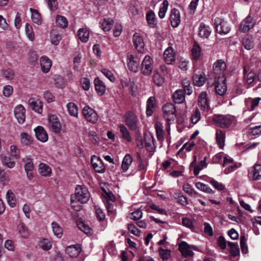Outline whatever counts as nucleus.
<instances>
[{"mask_svg":"<svg viewBox=\"0 0 261 261\" xmlns=\"http://www.w3.org/2000/svg\"><path fill=\"white\" fill-rule=\"evenodd\" d=\"M56 24L61 28H65L68 26V20L66 18L61 15H57L56 20Z\"/></svg>","mask_w":261,"mask_h":261,"instance_id":"44","label":"nucleus"},{"mask_svg":"<svg viewBox=\"0 0 261 261\" xmlns=\"http://www.w3.org/2000/svg\"><path fill=\"white\" fill-rule=\"evenodd\" d=\"M133 162V158L132 155L127 153L126 154L122 162L121 169L123 172H126L129 169Z\"/></svg>","mask_w":261,"mask_h":261,"instance_id":"32","label":"nucleus"},{"mask_svg":"<svg viewBox=\"0 0 261 261\" xmlns=\"http://www.w3.org/2000/svg\"><path fill=\"white\" fill-rule=\"evenodd\" d=\"M30 107L36 112L41 114L42 112L43 104L39 99L31 98L29 100Z\"/></svg>","mask_w":261,"mask_h":261,"instance_id":"24","label":"nucleus"},{"mask_svg":"<svg viewBox=\"0 0 261 261\" xmlns=\"http://www.w3.org/2000/svg\"><path fill=\"white\" fill-rule=\"evenodd\" d=\"M156 136L159 140H163L164 139V133L163 130V127L161 124L156 123L155 125Z\"/></svg>","mask_w":261,"mask_h":261,"instance_id":"58","label":"nucleus"},{"mask_svg":"<svg viewBox=\"0 0 261 261\" xmlns=\"http://www.w3.org/2000/svg\"><path fill=\"white\" fill-rule=\"evenodd\" d=\"M36 138L42 142H46L48 139V135L45 129L41 126H38L34 129Z\"/></svg>","mask_w":261,"mask_h":261,"instance_id":"17","label":"nucleus"},{"mask_svg":"<svg viewBox=\"0 0 261 261\" xmlns=\"http://www.w3.org/2000/svg\"><path fill=\"white\" fill-rule=\"evenodd\" d=\"M38 171L43 176H49L51 173V168L46 164L40 163L39 165Z\"/></svg>","mask_w":261,"mask_h":261,"instance_id":"33","label":"nucleus"},{"mask_svg":"<svg viewBox=\"0 0 261 261\" xmlns=\"http://www.w3.org/2000/svg\"><path fill=\"white\" fill-rule=\"evenodd\" d=\"M195 186L198 189L206 193H210L212 191L211 189L209 187H208L206 185L200 182H196Z\"/></svg>","mask_w":261,"mask_h":261,"instance_id":"59","label":"nucleus"},{"mask_svg":"<svg viewBox=\"0 0 261 261\" xmlns=\"http://www.w3.org/2000/svg\"><path fill=\"white\" fill-rule=\"evenodd\" d=\"M83 115L87 121L95 123L98 119L97 113L89 106H85L82 111Z\"/></svg>","mask_w":261,"mask_h":261,"instance_id":"9","label":"nucleus"},{"mask_svg":"<svg viewBox=\"0 0 261 261\" xmlns=\"http://www.w3.org/2000/svg\"><path fill=\"white\" fill-rule=\"evenodd\" d=\"M10 153L14 159L17 160L20 158V151L15 145H11L10 148Z\"/></svg>","mask_w":261,"mask_h":261,"instance_id":"61","label":"nucleus"},{"mask_svg":"<svg viewBox=\"0 0 261 261\" xmlns=\"http://www.w3.org/2000/svg\"><path fill=\"white\" fill-rule=\"evenodd\" d=\"M254 25V24L252 22V18L249 15L241 21L240 24L239 30L241 32L246 33L253 28Z\"/></svg>","mask_w":261,"mask_h":261,"instance_id":"13","label":"nucleus"},{"mask_svg":"<svg viewBox=\"0 0 261 261\" xmlns=\"http://www.w3.org/2000/svg\"><path fill=\"white\" fill-rule=\"evenodd\" d=\"M242 43L244 47L247 50L252 49L254 46L253 41L248 38H243Z\"/></svg>","mask_w":261,"mask_h":261,"instance_id":"62","label":"nucleus"},{"mask_svg":"<svg viewBox=\"0 0 261 261\" xmlns=\"http://www.w3.org/2000/svg\"><path fill=\"white\" fill-rule=\"evenodd\" d=\"M162 6L160 8L159 11V16L160 18H163L166 14V13L168 9L169 3L168 1L164 0L162 3Z\"/></svg>","mask_w":261,"mask_h":261,"instance_id":"51","label":"nucleus"},{"mask_svg":"<svg viewBox=\"0 0 261 261\" xmlns=\"http://www.w3.org/2000/svg\"><path fill=\"white\" fill-rule=\"evenodd\" d=\"M215 25L217 33L220 35H226L230 31L229 24L220 18H216Z\"/></svg>","mask_w":261,"mask_h":261,"instance_id":"8","label":"nucleus"},{"mask_svg":"<svg viewBox=\"0 0 261 261\" xmlns=\"http://www.w3.org/2000/svg\"><path fill=\"white\" fill-rule=\"evenodd\" d=\"M222 166L223 167H226L224 170V173L225 174H228L234 171L240 166L236 163L234 162L232 158L229 156H225L223 158Z\"/></svg>","mask_w":261,"mask_h":261,"instance_id":"10","label":"nucleus"},{"mask_svg":"<svg viewBox=\"0 0 261 261\" xmlns=\"http://www.w3.org/2000/svg\"><path fill=\"white\" fill-rule=\"evenodd\" d=\"M164 58L167 64H171L175 61V55L171 48L168 47L164 51Z\"/></svg>","mask_w":261,"mask_h":261,"instance_id":"28","label":"nucleus"},{"mask_svg":"<svg viewBox=\"0 0 261 261\" xmlns=\"http://www.w3.org/2000/svg\"><path fill=\"white\" fill-rule=\"evenodd\" d=\"M124 122L132 131H139L140 128L139 120L136 114L130 111L126 112L123 116Z\"/></svg>","mask_w":261,"mask_h":261,"instance_id":"1","label":"nucleus"},{"mask_svg":"<svg viewBox=\"0 0 261 261\" xmlns=\"http://www.w3.org/2000/svg\"><path fill=\"white\" fill-rule=\"evenodd\" d=\"M228 245L230 247V253L232 256H236L239 255L240 250L237 243L228 242Z\"/></svg>","mask_w":261,"mask_h":261,"instance_id":"49","label":"nucleus"},{"mask_svg":"<svg viewBox=\"0 0 261 261\" xmlns=\"http://www.w3.org/2000/svg\"><path fill=\"white\" fill-rule=\"evenodd\" d=\"M30 11L31 12V18L33 22L38 25H40L42 23V18L39 12L32 8L30 9Z\"/></svg>","mask_w":261,"mask_h":261,"instance_id":"37","label":"nucleus"},{"mask_svg":"<svg viewBox=\"0 0 261 261\" xmlns=\"http://www.w3.org/2000/svg\"><path fill=\"white\" fill-rule=\"evenodd\" d=\"M192 249L195 251H200L197 246L193 245H189L185 241H182L178 245V250L182 255L185 257H191L194 255V253L192 251Z\"/></svg>","mask_w":261,"mask_h":261,"instance_id":"5","label":"nucleus"},{"mask_svg":"<svg viewBox=\"0 0 261 261\" xmlns=\"http://www.w3.org/2000/svg\"><path fill=\"white\" fill-rule=\"evenodd\" d=\"M138 158L139 160V170L142 171V173H145L147 170V163L146 161L141 159L139 154H138Z\"/></svg>","mask_w":261,"mask_h":261,"instance_id":"56","label":"nucleus"},{"mask_svg":"<svg viewBox=\"0 0 261 261\" xmlns=\"http://www.w3.org/2000/svg\"><path fill=\"white\" fill-rule=\"evenodd\" d=\"M163 116L167 121H174L176 117V109L171 103H167L163 107Z\"/></svg>","mask_w":261,"mask_h":261,"instance_id":"6","label":"nucleus"},{"mask_svg":"<svg viewBox=\"0 0 261 261\" xmlns=\"http://www.w3.org/2000/svg\"><path fill=\"white\" fill-rule=\"evenodd\" d=\"M51 225L54 235L58 238H61L63 235L62 228L56 222H52Z\"/></svg>","mask_w":261,"mask_h":261,"instance_id":"41","label":"nucleus"},{"mask_svg":"<svg viewBox=\"0 0 261 261\" xmlns=\"http://www.w3.org/2000/svg\"><path fill=\"white\" fill-rule=\"evenodd\" d=\"M100 71L111 82H114L115 81V77L111 70L106 68H102Z\"/></svg>","mask_w":261,"mask_h":261,"instance_id":"57","label":"nucleus"},{"mask_svg":"<svg viewBox=\"0 0 261 261\" xmlns=\"http://www.w3.org/2000/svg\"><path fill=\"white\" fill-rule=\"evenodd\" d=\"M133 40L136 49L138 52L142 53L144 47L143 38L138 33H135L133 35Z\"/></svg>","mask_w":261,"mask_h":261,"instance_id":"20","label":"nucleus"},{"mask_svg":"<svg viewBox=\"0 0 261 261\" xmlns=\"http://www.w3.org/2000/svg\"><path fill=\"white\" fill-rule=\"evenodd\" d=\"M206 81L204 73L196 74L193 76V84L196 86L201 87L205 83Z\"/></svg>","mask_w":261,"mask_h":261,"instance_id":"31","label":"nucleus"},{"mask_svg":"<svg viewBox=\"0 0 261 261\" xmlns=\"http://www.w3.org/2000/svg\"><path fill=\"white\" fill-rule=\"evenodd\" d=\"M173 99L176 103L183 102L185 99L184 91L181 90H176L173 94Z\"/></svg>","mask_w":261,"mask_h":261,"instance_id":"39","label":"nucleus"},{"mask_svg":"<svg viewBox=\"0 0 261 261\" xmlns=\"http://www.w3.org/2000/svg\"><path fill=\"white\" fill-rule=\"evenodd\" d=\"M91 164L94 170L98 173H103L106 170L105 167L102 160L95 155L91 157Z\"/></svg>","mask_w":261,"mask_h":261,"instance_id":"12","label":"nucleus"},{"mask_svg":"<svg viewBox=\"0 0 261 261\" xmlns=\"http://www.w3.org/2000/svg\"><path fill=\"white\" fill-rule=\"evenodd\" d=\"M191 53L193 59L195 60L199 59L201 54V49L200 46L198 44H195L191 50Z\"/></svg>","mask_w":261,"mask_h":261,"instance_id":"53","label":"nucleus"},{"mask_svg":"<svg viewBox=\"0 0 261 261\" xmlns=\"http://www.w3.org/2000/svg\"><path fill=\"white\" fill-rule=\"evenodd\" d=\"M249 176L253 180H257L261 178V165L255 164L249 171Z\"/></svg>","mask_w":261,"mask_h":261,"instance_id":"21","label":"nucleus"},{"mask_svg":"<svg viewBox=\"0 0 261 261\" xmlns=\"http://www.w3.org/2000/svg\"><path fill=\"white\" fill-rule=\"evenodd\" d=\"M25 110L22 105H19L15 107L14 115L19 123L22 124L24 122L25 119Z\"/></svg>","mask_w":261,"mask_h":261,"instance_id":"16","label":"nucleus"},{"mask_svg":"<svg viewBox=\"0 0 261 261\" xmlns=\"http://www.w3.org/2000/svg\"><path fill=\"white\" fill-rule=\"evenodd\" d=\"M216 141L220 148H223L225 144V134L221 130H217L216 134Z\"/></svg>","mask_w":261,"mask_h":261,"instance_id":"35","label":"nucleus"},{"mask_svg":"<svg viewBox=\"0 0 261 261\" xmlns=\"http://www.w3.org/2000/svg\"><path fill=\"white\" fill-rule=\"evenodd\" d=\"M6 199L10 206L14 207L16 206V200L15 197V195L11 190H9L7 191L6 194Z\"/></svg>","mask_w":261,"mask_h":261,"instance_id":"43","label":"nucleus"},{"mask_svg":"<svg viewBox=\"0 0 261 261\" xmlns=\"http://www.w3.org/2000/svg\"><path fill=\"white\" fill-rule=\"evenodd\" d=\"M0 159L2 164L8 168L12 169L15 166V162L9 156L1 154Z\"/></svg>","mask_w":261,"mask_h":261,"instance_id":"27","label":"nucleus"},{"mask_svg":"<svg viewBox=\"0 0 261 261\" xmlns=\"http://www.w3.org/2000/svg\"><path fill=\"white\" fill-rule=\"evenodd\" d=\"M22 162L24 164V167L25 171H31L34 170V164L32 159L30 156H26L23 158Z\"/></svg>","mask_w":261,"mask_h":261,"instance_id":"42","label":"nucleus"},{"mask_svg":"<svg viewBox=\"0 0 261 261\" xmlns=\"http://www.w3.org/2000/svg\"><path fill=\"white\" fill-rule=\"evenodd\" d=\"M159 252L160 255V257L163 260H167L170 256L171 252L170 250L164 249L162 248L159 249Z\"/></svg>","mask_w":261,"mask_h":261,"instance_id":"54","label":"nucleus"},{"mask_svg":"<svg viewBox=\"0 0 261 261\" xmlns=\"http://www.w3.org/2000/svg\"><path fill=\"white\" fill-rule=\"evenodd\" d=\"M215 90L217 94L223 95L227 90V86L225 83V78L224 75L218 76L216 83Z\"/></svg>","mask_w":261,"mask_h":261,"instance_id":"11","label":"nucleus"},{"mask_svg":"<svg viewBox=\"0 0 261 261\" xmlns=\"http://www.w3.org/2000/svg\"><path fill=\"white\" fill-rule=\"evenodd\" d=\"M74 197L77 201L86 203L89 199L90 193L86 187L79 185L75 188Z\"/></svg>","mask_w":261,"mask_h":261,"instance_id":"2","label":"nucleus"},{"mask_svg":"<svg viewBox=\"0 0 261 261\" xmlns=\"http://www.w3.org/2000/svg\"><path fill=\"white\" fill-rule=\"evenodd\" d=\"M61 39V37L60 35L55 33L52 32L50 36V42L51 44L57 45Z\"/></svg>","mask_w":261,"mask_h":261,"instance_id":"63","label":"nucleus"},{"mask_svg":"<svg viewBox=\"0 0 261 261\" xmlns=\"http://www.w3.org/2000/svg\"><path fill=\"white\" fill-rule=\"evenodd\" d=\"M120 133L121 135V138L128 142L132 141V137L128 128L122 124L118 125Z\"/></svg>","mask_w":261,"mask_h":261,"instance_id":"26","label":"nucleus"},{"mask_svg":"<svg viewBox=\"0 0 261 261\" xmlns=\"http://www.w3.org/2000/svg\"><path fill=\"white\" fill-rule=\"evenodd\" d=\"M21 142L25 145L31 144L33 141L32 137L27 133H22L20 134Z\"/></svg>","mask_w":261,"mask_h":261,"instance_id":"52","label":"nucleus"},{"mask_svg":"<svg viewBox=\"0 0 261 261\" xmlns=\"http://www.w3.org/2000/svg\"><path fill=\"white\" fill-rule=\"evenodd\" d=\"M40 64L42 71L46 73L50 70L52 66V62L51 60L47 56H42L40 59Z\"/></svg>","mask_w":261,"mask_h":261,"instance_id":"19","label":"nucleus"},{"mask_svg":"<svg viewBox=\"0 0 261 261\" xmlns=\"http://www.w3.org/2000/svg\"><path fill=\"white\" fill-rule=\"evenodd\" d=\"M154 83L158 86H162L164 83V78L162 75L159 73L158 71H156L153 76Z\"/></svg>","mask_w":261,"mask_h":261,"instance_id":"47","label":"nucleus"},{"mask_svg":"<svg viewBox=\"0 0 261 261\" xmlns=\"http://www.w3.org/2000/svg\"><path fill=\"white\" fill-rule=\"evenodd\" d=\"M25 27V34L28 38L31 41H33L35 39V34L32 25L28 23H27Z\"/></svg>","mask_w":261,"mask_h":261,"instance_id":"50","label":"nucleus"},{"mask_svg":"<svg viewBox=\"0 0 261 261\" xmlns=\"http://www.w3.org/2000/svg\"><path fill=\"white\" fill-rule=\"evenodd\" d=\"M182 83L185 92L188 95H190L192 93L193 90L192 87L190 86V81L187 80H183Z\"/></svg>","mask_w":261,"mask_h":261,"instance_id":"60","label":"nucleus"},{"mask_svg":"<svg viewBox=\"0 0 261 261\" xmlns=\"http://www.w3.org/2000/svg\"><path fill=\"white\" fill-rule=\"evenodd\" d=\"M49 125L55 133H59L61 130V124L58 117L54 115L48 117Z\"/></svg>","mask_w":261,"mask_h":261,"instance_id":"14","label":"nucleus"},{"mask_svg":"<svg viewBox=\"0 0 261 261\" xmlns=\"http://www.w3.org/2000/svg\"><path fill=\"white\" fill-rule=\"evenodd\" d=\"M77 36L82 42H87L89 38V31L87 28L80 29L77 31Z\"/></svg>","mask_w":261,"mask_h":261,"instance_id":"30","label":"nucleus"},{"mask_svg":"<svg viewBox=\"0 0 261 261\" xmlns=\"http://www.w3.org/2000/svg\"><path fill=\"white\" fill-rule=\"evenodd\" d=\"M82 251L79 245L68 246L66 249V252L71 257H75L79 255Z\"/></svg>","mask_w":261,"mask_h":261,"instance_id":"25","label":"nucleus"},{"mask_svg":"<svg viewBox=\"0 0 261 261\" xmlns=\"http://www.w3.org/2000/svg\"><path fill=\"white\" fill-rule=\"evenodd\" d=\"M114 23V20L110 18H105L99 22L100 27L105 33L111 30Z\"/></svg>","mask_w":261,"mask_h":261,"instance_id":"23","label":"nucleus"},{"mask_svg":"<svg viewBox=\"0 0 261 261\" xmlns=\"http://www.w3.org/2000/svg\"><path fill=\"white\" fill-rule=\"evenodd\" d=\"M170 22L173 28L177 27L180 22V15L179 10L174 8L171 10L170 14Z\"/></svg>","mask_w":261,"mask_h":261,"instance_id":"18","label":"nucleus"},{"mask_svg":"<svg viewBox=\"0 0 261 261\" xmlns=\"http://www.w3.org/2000/svg\"><path fill=\"white\" fill-rule=\"evenodd\" d=\"M198 104L203 111L209 109L210 106L206 98V94L205 92H202L198 98Z\"/></svg>","mask_w":261,"mask_h":261,"instance_id":"29","label":"nucleus"},{"mask_svg":"<svg viewBox=\"0 0 261 261\" xmlns=\"http://www.w3.org/2000/svg\"><path fill=\"white\" fill-rule=\"evenodd\" d=\"M146 20L149 25L152 28H156V16L155 13L152 11H149L146 16Z\"/></svg>","mask_w":261,"mask_h":261,"instance_id":"36","label":"nucleus"},{"mask_svg":"<svg viewBox=\"0 0 261 261\" xmlns=\"http://www.w3.org/2000/svg\"><path fill=\"white\" fill-rule=\"evenodd\" d=\"M184 191L189 194L190 195L194 197H196L197 193L192 188L191 186L189 184H185L183 186Z\"/></svg>","mask_w":261,"mask_h":261,"instance_id":"55","label":"nucleus"},{"mask_svg":"<svg viewBox=\"0 0 261 261\" xmlns=\"http://www.w3.org/2000/svg\"><path fill=\"white\" fill-rule=\"evenodd\" d=\"M226 69V64L223 60H218L213 64V73L219 76L224 75L223 72Z\"/></svg>","mask_w":261,"mask_h":261,"instance_id":"15","label":"nucleus"},{"mask_svg":"<svg viewBox=\"0 0 261 261\" xmlns=\"http://www.w3.org/2000/svg\"><path fill=\"white\" fill-rule=\"evenodd\" d=\"M17 229L19 234L22 238H27L29 236V232L25 225L23 223H20L17 226Z\"/></svg>","mask_w":261,"mask_h":261,"instance_id":"46","label":"nucleus"},{"mask_svg":"<svg viewBox=\"0 0 261 261\" xmlns=\"http://www.w3.org/2000/svg\"><path fill=\"white\" fill-rule=\"evenodd\" d=\"M40 247L44 250H48L52 247V242L47 239H43L39 242Z\"/></svg>","mask_w":261,"mask_h":261,"instance_id":"48","label":"nucleus"},{"mask_svg":"<svg viewBox=\"0 0 261 261\" xmlns=\"http://www.w3.org/2000/svg\"><path fill=\"white\" fill-rule=\"evenodd\" d=\"M153 68V61L149 55H146L143 59L141 67L140 72L146 76H149L152 73Z\"/></svg>","mask_w":261,"mask_h":261,"instance_id":"3","label":"nucleus"},{"mask_svg":"<svg viewBox=\"0 0 261 261\" xmlns=\"http://www.w3.org/2000/svg\"><path fill=\"white\" fill-rule=\"evenodd\" d=\"M140 58L138 55L128 54L127 57V64L128 69L134 72L139 70Z\"/></svg>","mask_w":261,"mask_h":261,"instance_id":"7","label":"nucleus"},{"mask_svg":"<svg viewBox=\"0 0 261 261\" xmlns=\"http://www.w3.org/2000/svg\"><path fill=\"white\" fill-rule=\"evenodd\" d=\"M206 158L205 156L204 159L198 163V165L194 166L193 173L195 175H197L201 170L206 167L207 164L206 163Z\"/></svg>","mask_w":261,"mask_h":261,"instance_id":"45","label":"nucleus"},{"mask_svg":"<svg viewBox=\"0 0 261 261\" xmlns=\"http://www.w3.org/2000/svg\"><path fill=\"white\" fill-rule=\"evenodd\" d=\"M213 122L222 128L228 127L232 122V118L229 115H215Z\"/></svg>","mask_w":261,"mask_h":261,"instance_id":"4","label":"nucleus"},{"mask_svg":"<svg viewBox=\"0 0 261 261\" xmlns=\"http://www.w3.org/2000/svg\"><path fill=\"white\" fill-rule=\"evenodd\" d=\"M211 33V30L208 26L201 23L199 28V35L204 38H207Z\"/></svg>","mask_w":261,"mask_h":261,"instance_id":"34","label":"nucleus"},{"mask_svg":"<svg viewBox=\"0 0 261 261\" xmlns=\"http://www.w3.org/2000/svg\"><path fill=\"white\" fill-rule=\"evenodd\" d=\"M249 133L252 136L261 134V125L251 127L249 129Z\"/></svg>","mask_w":261,"mask_h":261,"instance_id":"64","label":"nucleus"},{"mask_svg":"<svg viewBox=\"0 0 261 261\" xmlns=\"http://www.w3.org/2000/svg\"><path fill=\"white\" fill-rule=\"evenodd\" d=\"M94 84L96 92L98 95H103L106 91V87L105 83L98 77H96L94 80Z\"/></svg>","mask_w":261,"mask_h":261,"instance_id":"22","label":"nucleus"},{"mask_svg":"<svg viewBox=\"0 0 261 261\" xmlns=\"http://www.w3.org/2000/svg\"><path fill=\"white\" fill-rule=\"evenodd\" d=\"M155 97H150L147 101L146 114L148 116L152 115L153 110L155 107Z\"/></svg>","mask_w":261,"mask_h":261,"instance_id":"38","label":"nucleus"},{"mask_svg":"<svg viewBox=\"0 0 261 261\" xmlns=\"http://www.w3.org/2000/svg\"><path fill=\"white\" fill-rule=\"evenodd\" d=\"M66 107L68 112L70 116L77 117L78 109L77 106L74 102H68Z\"/></svg>","mask_w":261,"mask_h":261,"instance_id":"40","label":"nucleus"}]
</instances>
